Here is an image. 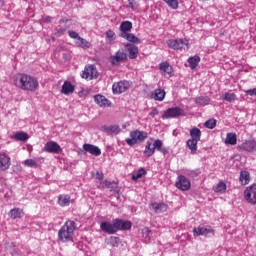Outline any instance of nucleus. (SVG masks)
Masks as SVG:
<instances>
[{
  "instance_id": "nucleus-1",
  "label": "nucleus",
  "mask_w": 256,
  "mask_h": 256,
  "mask_svg": "<svg viewBox=\"0 0 256 256\" xmlns=\"http://www.w3.org/2000/svg\"><path fill=\"white\" fill-rule=\"evenodd\" d=\"M14 85L24 92H36L39 88L38 79L25 73H18L14 76Z\"/></svg>"
},
{
  "instance_id": "nucleus-2",
  "label": "nucleus",
  "mask_w": 256,
  "mask_h": 256,
  "mask_svg": "<svg viewBox=\"0 0 256 256\" xmlns=\"http://www.w3.org/2000/svg\"><path fill=\"white\" fill-rule=\"evenodd\" d=\"M76 228L77 224L74 221L68 220L67 222H65L58 232L59 240H61L62 242L72 241Z\"/></svg>"
},
{
  "instance_id": "nucleus-3",
  "label": "nucleus",
  "mask_w": 256,
  "mask_h": 256,
  "mask_svg": "<svg viewBox=\"0 0 256 256\" xmlns=\"http://www.w3.org/2000/svg\"><path fill=\"white\" fill-rule=\"evenodd\" d=\"M148 137V133L145 131L134 130L129 133V138L125 139L128 146L134 147L138 143H142Z\"/></svg>"
},
{
  "instance_id": "nucleus-4",
  "label": "nucleus",
  "mask_w": 256,
  "mask_h": 256,
  "mask_svg": "<svg viewBox=\"0 0 256 256\" xmlns=\"http://www.w3.org/2000/svg\"><path fill=\"white\" fill-rule=\"evenodd\" d=\"M162 147L163 142L160 139H156L154 144H152L151 141H147V145H145L143 154L147 158L152 157L155 154V150L163 152L164 149H162Z\"/></svg>"
},
{
  "instance_id": "nucleus-5",
  "label": "nucleus",
  "mask_w": 256,
  "mask_h": 256,
  "mask_svg": "<svg viewBox=\"0 0 256 256\" xmlns=\"http://www.w3.org/2000/svg\"><path fill=\"white\" fill-rule=\"evenodd\" d=\"M82 79L94 80L98 78V71L93 64L86 65L81 74Z\"/></svg>"
},
{
  "instance_id": "nucleus-6",
  "label": "nucleus",
  "mask_w": 256,
  "mask_h": 256,
  "mask_svg": "<svg viewBox=\"0 0 256 256\" xmlns=\"http://www.w3.org/2000/svg\"><path fill=\"white\" fill-rule=\"evenodd\" d=\"M244 199L251 205H256V184H251L244 190Z\"/></svg>"
},
{
  "instance_id": "nucleus-7",
  "label": "nucleus",
  "mask_w": 256,
  "mask_h": 256,
  "mask_svg": "<svg viewBox=\"0 0 256 256\" xmlns=\"http://www.w3.org/2000/svg\"><path fill=\"white\" fill-rule=\"evenodd\" d=\"M127 60V53L125 50H118L113 56L110 57V62L113 66L118 67Z\"/></svg>"
},
{
  "instance_id": "nucleus-8",
  "label": "nucleus",
  "mask_w": 256,
  "mask_h": 256,
  "mask_svg": "<svg viewBox=\"0 0 256 256\" xmlns=\"http://www.w3.org/2000/svg\"><path fill=\"white\" fill-rule=\"evenodd\" d=\"M131 83L129 81L114 82L112 85V91L114 94H122L129 90Z\"/></svg>"
},
{
  "instance_id": "nucleus-9",
  "label": "nucleus",
  "mask_w": 256,
  "mask_h": 256,
  "mask_svg": "<svg viewBox=\"0 0 256 256\" xmlns=\"http://www.w3.org/2000/svg\"><path fill=\"white\" fill-rule=\"evenodd\" d=\"M159 71L166 79H170L174 76V68L169 64V62H161L159 64Z\"/></svg>"
},
{
  "instance_id": "nucleus-10",
  "label": "nucleus",
  "mask_w": 256,
  "mask_h": 256,
  "mask_svg": "<svg viewBox=\"0 0 256 256\" xmlns=\"http://www.w3.org/2000/svg\"><path fill=\"white\" fill-rule=\"evenodd\" d=\"M183 109H181L180 107H172V108H168L162 118L163 119H169V118H176V117H181L183 116Z\"/></svg>"
},
{
  "instance_id": "nucleus-11",
  "label": "nucleus",
  "mask_w": 256,
  "mask_h": 256,
  "mask_svg": "<svg viewBox=\"0 0 256 256\" xmlns=\"http://www.w3.org/2000/svg\"><path fill=\"white\" fill-rule=\"evenodd\" d=\"M176 187L181 191H189L191 189V181L184 175H180L177 178Z\"/></svg>"
},
{
  "instance_id": "nucleus-12",
  "label": "nucleus",
  "mask_w": 256,
  "mask_h": 256,
  "mask_svg": "<svg viewBox=\"0 0 256 256\" xmlns=\"http://www.w3.org/2000/svg\"><path fill=\"white\" fill-rule=\"evenodd\" d=\"M100 229L103 231V233H107L110 235L117 233L115 219L112 222L105 221L100 223Z\"/></svg>"
},
{
  "instance_id": "nucleus-13",
  "label": "nucleus",
  "mask_w": 256,
  "mask_h": 256,
  "mask_svg": "<svg viewBox=\"0 0 256 256\" xmlns=\"http://www.w3.org/2000/svg\"><path fill=\"white\" fill-rule=\"evenodd\" d=\"M44 151L50 154H59L62 151V149L57 142L48 141L44 146Z\"/></svg>"
},
{
  "instance_id": "nucleus-14",
  "label": "nucleus",
  "mask_w": 256,
  "mask_h": 256,
  "mask_svg": "<svg viewBox=\"0 0 256 256\" xmlns=\"http://www.w3.org/2000/svg\"><path fill=\"white\" fill-rule=\"evenodd\" d=\"M188 46L189 41L186 39H177V40H168L167 46L170 47L173 50H179L182 49L183 46Z\"/></svg>"
},
{
  "instance_id": "nucleus-15",
  "label": "nucleus",
  "mask_w": 256,
  "mask_h": 256,
  "mask_svg": "<svg viewBox=\"0 0 256 256\" xmlns=\"http://www.w3.org/2000/svg\"><path fill=\"white\" fill-rule=\"evenodd\" d=\"M12 165L11 157H9L5 152H0V170L6 171Z\"/></svg>"
},
{
  "instance_id": "nucleus-16",
  "label": "nucleus",
  "mask_w": 256,
  "mask_h": 256,
  "mask_svg": "<svg viewBox=\"0 0 256 256\" xmlns=\"http://www.w3.org/2000/svg\"><path fill=\"white\" fill-rule=\"evenodd\" d=\"M240 151L255 152L256 151V140H246L244 143L238 146Z\"/></svg>"
},
{
  "instance_id": "nucleus-17",
  "label": "nucleus",
  "mask_w": 256,
  "mask_h": 256,
  "mask_svg": "<svg viewBox=\"0 0 256 256\" xmlns=\"http://www.w3.org/2000/svg\"><path fill=\"white\" fill-rule=\"evenodd\" d=\"M115 225H116V230L117 232L119 231H129L132 228V222L130 221H125L122 219H114Z\"/></svg>"
},
{
  "instance_id": "nucleus-18",
  "label": "nucleus",
  "mask_w": 256,
  "mask_h": 256,
  "mask_svg": "<svg viewBox=\"0 0 256 256\" xmlns=\"http://www.w3.org/2000/svg\"><path fill=\"white\" fill-rule=\"evenodd\" d=\"M125 47L128 51V57L130 60H136L139 55V48L137 45H134L132 43H126Z\"/></svg>"
},
{
  "instance_id": "nucleus-19",
  "label": "nucleus",
  "mask_w": 256,
  "mask_h": 256,
  "mask_svg": "<svg viewBox=\"0 0 256 256\" xmlns=\"http://www.w3.org/2000/svg\"><path fill=\"white\" fill-rule=\"evenodd\" d=\"M93 99H94V102L100 107L107 108L111 105L110 100H108L105 96L101 94L94 95Z\"/></svg>"
},
{
  "instance_id": "nucleus-20",
  "label": "nucleus",
  "mask_w": 256,
  "mask_h": 256,
  "mask_svg": "<svg viewBox=\"0 0 256 256\" xmlns=\"http://www.w3.org/2000/svg\"><path fill=\"white\" fill-rule=\"evenodd\" d=\"M193 233L196 237H199V236L207 237L208 234H214L215 230L212 227H209V228L197 227L193 229Z\"/></svg>"
},
{
  "instance_id": "nucleus-21",
  "label": "nucleus",
  "mask_w": 256,
  "mask_h": 256,
  "mask_svg": "<svg viewBox=\"0 0 256 256\" xmlns=\"http://www.w3.org/2000/svg\"><path fill=\"white\" fill-rule=\"evenodd\" d=\"M84 151L88 152L92 156H101V149L97 146L91 144H84L83 145Z\"/></svg>"
},
{
  "instance_id": "nucleus-22",
  "label": "nucleus",
  "mask_w": 256,
  "mask_h": 256,
  "mask_svg": "<svg viewBox=\"0 0 256 256\" xmlns=\"http://www.w3.org/2000/svg\"><path fill=\"white\" fill-rule=\"evenodd\" d=\"M8 216L12 220L21 219L23 216H25V211L20 208H14L9 211Z\"/></svg>"
},
{
  "instance_id": "nucleus-23",
  "label": "nucleus",
  "mask_w": 256,
  "mask_h": 256,
  "mask_svg": "<svg viewBox=\"0 0 256 256\" xmlns=\"http://www.w3.org/2000/svg\"><path fill=\"white\" fill-rule=\"evenodd\" d=\"M198 142H199V140H195V139H188L187 142H186V145H187V147L190 150V153L192 155L197 154Z\"/></svg>"
},
{
  "instance_id": "nucleus-24",
  "label": "nucleus",
  "mask_w": 256,
  "mask_h": 256,
  "mask_svg": "<svg viewBox=\"0 0 256 256\" xmlns=\"http://www.w3.org/2000/svg\"><path fill=\"white\" fill-rule=\"evenodd\" d=\"M151 209L155 211V213H164L168 211V205L165 203H151Z\"/></svg>"
},
{
  "instance_id": "nucleus-25",
  "label": "nucleus",
  "mask_w": 256,
  "mask_h": 256,
  "mask_svg": "<svg viewBox=\"0 0 256 256\" xmlns=\"http://www.w3.org/2000/svg\"><path fill=\"white\" fill-rule=\"evenodd\" d=\"M119 36L122 39H125L126 41L132 42L134 44H140L141 43L140 39L132 33L119 34Z\"/></svg>"
},
{
  "instance_id": "nucleus-26",
  "label": "nucleus",
  "mask_w": 256,
  "mask_h": 256,
  "mask_svg": "<svg viewBox=\"0 0 256 256\" xmlns=\"http://www.w3.org/2000/svg\"><path fill=\"white\" fill-rule=\"evenodd\" d=\"M251 177L249 171H240L239 181L242 186L250 183Z\"/></svg>"
},
{
  "instance_id": "nucleus-27",
  "label": "nucleus",
  "mask_w": 256,
  "mask_h": 256,
  "mask_svg": "<svg viewBox=\"0 0 256 256\" xmlns=\"http://www.w3.org/2000/svg\"><path fill=\"white\" fill-rule=\"evenodd\" d=\"M165 94L166 93H165L164 89L158 88L155 90L154 93L151 94V98L156 101L162 102L165 98Z\"/></svg>"
},
{
  "instance_id": "nucleus-28",
  "label": "nucleus",
  "mask_w": 256,
  "mask_h": 256,
  "mask_svg": "<svg viewBox=\"0 0 256 256\" xmlns=\"http://www.w3.org/2000/svg\"><path fill=\"white\" fill-rule=\"evenodd\" d=\"M133 24L130 21H124L120 25V35L128 34L131 32Z\"/></svg>"
},
{
  "instance_id": "nucleus-29",
  "label": "nucleus",
  "mask_w": 256,
  "mask_h": 256,
  "mask_svg": "<svg viewBox=\"0 0 256 256\" xmlns=\"http://www.w3.org/2000/svg\"><path fill=\"white\" fill-rule=\"evenodd\" d=\"M75 90V87L72 85L71 82H64L63 85H62V89H61V92L64 94V95H68V94H71L73 93Z\"/></svg>"
},
{
  "instance_id": "nucleus-30",
  "label": "nucleus",
  "mask_w": 256,
  "mask_h": 256,
  "mask_svg": "<svg viewBox=\"0 0 256 256\" xmlns=\"http://www.w3.org/2000/svg\"><path fill=\"white\" fill-rule=\"evenodd\" d=\"M225 144L227 145H236L237 144V135L236 133L229 132L226 134Z\"/></svg>"
},
{
  "instance_id": "nucleus-31",
  "label": "nucleus",
  "mask_w": 256,
  "mask_h": 256,
  "mask_svg": "<svg viewBox=\"0 0 256 256\" xmlns=\"http://www.w3.org/2000/svg\"><path fill=\"white\" fill-rule=\"evenodd\" d=\"M201 61V58L199 56H190L188 58V64L190 69H196Z\"/></svg>"
},
{
  "instance_id": "nucleus-32",
  "label": "nucleus",
  "mask_w": 256,
  "mask_h": 256,
  "mask_svg": "<svg viewBox=\"0 0 256 256\" xmlns=\"http://www.w3.org/2000/svg\"><path fill=\"white\" fill-rule=\"evenodd\" d=\"M189 135H190V140L200 141L201 139V131L197 127H193L192 129H190Z\"/></svg>"
},
{
  "instance_id": "nucleus-33",
  "label": "nucleus",
  "mask_w": 256,
  "mask_h": 256,
  "mask_svg": "<svg viewBox=\"0 0 256 256\" xmlns=\"http://www.w3.org/2000/svg\"><path fill=\"white\" fill-rule=\"evenodd\" d=\"M12 139L19 142H27L29 139V134L27 132H16Z\"/></svg>"
},
{
  "instance_id": "nucleus-34",
  "label": "nucleus",
  "mask_w": 256,
  "mask_h": 256,
  "mask_svg": "<svg viewBox=\"0 0 256 256\" xmlns=\"http://www.w3.org/2000/svg\"><path fill=\"white\" fill-rule=\"evenodd\" d=\"M58 199V204L60 205V207H68L71 203V196L68 195H60Z\"/></svg>"
},
{
  "instance_id": "nucleus-35",
  "label": "nucleus",
  "mask_w": 256,
  "mask_h": 256,
  "mask_svg": "<svg viewBox=\"0 0 256 256\" xmlns=\"http://www.w3.org/2000/svg\"><path fill=\"white\" fill-rule=\"evenodd\" d=\"M105 131L108 135H118L121 131L120 126L112 125L105 127Z\"/></svg>"
},
{
  "instance_id": "nucleus-36",
  "label": "nucleus",
  "mask_w": 256,
  "mask_h": 256,
  "mask_svg": "<svg viewBox=\"0 0 256 256\" xmlns=\"http://www.w3.org/2000/svg\"><path fill=\"white\" fill-rule=\"evenodd\" d=\"M227 190V184L223 181L218 182V184L214 187V191L216 193L224 194Z\"/></svg>"
},
{
  "instance_id": "nucleus-37",
  "label": "nucleus",
  "mask_w": 256,
  "mask_h": 256,
  "mask_svg": "<svg viewBox=\"0 0 256 256\" xmlns=\"http://www.w3.org/2000/svg\"><path fill=\"white\" fill-rule=\"evenodd\" d=\"M211 102V99L208 96H200L195 99L196 105H208Z\"/></svg>"
},
{
  "instance_id": "nucleus-38",
  "label": "nucleus",
  "mask_w": 256,
  "mask_h": 256,
  "mask_svg": "<svg viewBox=\"0 0 256 256\" xmlns=\"http://www.w3.org/2000/svg\"><path fill=\"white\" fill-rule=\"evenodd\" d=\"M222 99L229 103H234L237 100V95L234 93H225Z\"/></svg>"
},
{
  "instance_id": "nucleus-39",
  "label": "nucleus",
  "mask_w": 256,
  "mask_h": 256,
  "mask_svg": "<svg viewBox=\"0 0 256 256\" xmlns=\"http://www.w3.org/2000/svg\"><path fill=\"white\" fill-rule=\"evenodd\" d=\"M23 164H24V166L29 167V168H37L38 167L36 159H26L23 162Z\"/></svg>"
},
{
  "instance_id": "nucleus-40",
  "label": "nucleus",
  "mask_w": 256,
  "mask_h": 256,
  "mask_svg": "<svg viewBox=\"0 0 256 256\" xmlns=\"http://www.w3.org/2000/svg\"><path fill=\"white\" fill-rule=\"evenodd\" d=\"M171 9H178V0H163Z\"/></svg>"
},
{
  "instance_id": "nucleus-41",
  "label": "nucleus",
  "mask_w": 256,
  "mask_h": 256,
  "mask_svg": "<svg viewBox=\"0 0 256 256\" xmlns=\"http://www.w3.org/2000/svg\"><path fill=\"white\" fill-rule=\"evenodd\" d=\"M204 127H206L207 129L213 130L216 127V120L215 119L207 120L204 123Z\"/></svg>"
},
{
  "instance_id": "nucleus-42",
  "label": "nucleus",
  "mask_w": 256,
  "mask_h": 256,
  "mask_svg": "<svg viewBox=\"0 0 256 256\" xmlns=\"http://www.w3.org/2000/svg\"><path fill=\"white\" fill-rule=\"evenodd\" d=\"M106 38L108 41L112 42L116 40V33L113 30L106 31Z\"/></svg>"
},
{
  "instance_id": "nucleus-43",
  "label": "nucleus",
  "mask_w": 256,
  "mask_h": 256,
  "mask_svg": "<svg viewBox=\"0 0 256 256\" xmlns=\"http://www.w3.org/2000/svg\"><path fill=\"white\" fill-rule=\"evenodd\" d=\"M146 174H147V171L144 168H141L133 176V180H138V179L142 178L143 175H146Z\"/></svg>"
},
{
  "instance_id": "nucleus-44",
  "label": "nucleus",
  "mask_w": 256,
  "mask_h": 256,
  "mask_svg": "<svg viewBox=\"0 0 256 256\" xmlns=\"http://www.w3.org/2000/svg\"><path fill=\"white\" fill-rule=\"evenodd\" d=\"M77 44H78V47H82V48H89L90 47V43L87 42L84 38H80L77 40Z\"/></svg>"
},
{
  "instance_id": "nucleus-45",
  "label": "nucleus",
  "mask_w": 256,
  "mask_h": 256,
  "mask_svg": "<svg viewBox=\"0 0 256 256\" xmlns=\"http://www.w3.org/2000/svg\"><path fill=\"white\" fill-rule=\"evenodd\" d=\"M128 7L132 9L133 11L139 9V4L136 0H128Z\"/></svg>"
},
{
  "instance_id": "nucleus-46",
  "label": "nucleus",
  "mask_w": 256,
  "mask_h": 256,
  "mask_svg": "<svg viewBox=\"0 0 256 256\" xmlns=\"http://www.w3.org/2000/svg\"><path fill=\"white\" fill-rule=\"evenodd\" d=\"M68 35L71 39H75V40H78L81 38V36L74 30H69Z\"/></svg>"
},
{
  "instance_id": "nucleus-47",
  "label": "nucleus",
  "mask_w": 256,
  "mask_h": 256,
  "mask_svg": "<svg viewBox=\"0 0 256 256\" xmlns=\"http://www.w3.org/2000/svg\"><path fill=\"white\" fill-rule=\"evenodd\" d=\"M104 185L106 188L110 189V191H115L116 190V184L110 181H105Z\"/></svg>"
},
{
  "instance_id": "nucleus-48",
  "label": "nucleus",
  "mask_w": 256,
  "mask_h": 256,
  "mask_svg": "<svg viewBox=\"0 0 256 256\" xmlns=\"http://www.w3.org/2000/svg\"><path fill=\"white\" fill-rule=\"evenodd\" d=\"M244 92H245L246 95H248V96H251V97L256 96V88L244 90Z\"/></svg>"
},
{
  "instance_id": "nucleus-49",
  "label": "nucleus",
  "mask_w": 256,
  "mask_h": 256,
  "mask_svg": "<svg viewBox=\"0 0 256 256\" xmlns=\"http://www.w3.org/2000/svg\"><path fill=\"white\" fill-rule=\"evenodd\" d=\"M150 117L154 118L156 117L157 115H159V110L156 108V107H153L151 109V112L149 113Z\"/></svg>"
},
{
  "instance_id": "nucleus-50",
  "label": "nucleus",
  "mask_w": 256,
  "mask_h": 256,
  "mask_svg": "<svg viewBox=\"0 0 256 256\" xmlns=\"http://www.w3.org/2000/svg\"><path fill=\"white\" fill-rule=\"evenodd\" d=\"M96 178L100 181H102L104 179L103 173L100 171H97L96 173Z\"/></svg>"
},
{
  "instance_id": "nucleus-51",
  "label": "nucleus",
  "mask_w": 256,
  "mask_h": 256,
  "mask_svg": "<svg viewBox=\"0 0 256 256\" xmlns=\"http://www.w3.org/2000/svg\"><path fill=\"white\" fill-rule=\"evenodd\" d=\"M69 21H71V19H68V18H62V19H60V23H67V22H69Z\"/></svg>"
},
{
  "instance_id": "nucleus-52",
  "label": "nucleus",
  "mask_w": 256,
  "mask_h": 256,
  "mask_svg": "<svg viewBox=\"0 0 256 256\" xmlns=\"http://www.w3.org/2000/svg\"><path fill=\"white\" fill-rule=\"evenodd\" d=\"M111 239H114L115 242L119 241V238H118V237H111Z\"/></svg>"
},
{
  "instance_id": "nucleus-53",
  "label": "nucleus",
  "mask_w": 256,
  "mask_h": 256,
  "mask_svg": "<svg viewBox=\"0 0 256 256\" xmlns=\"http://www.w3.org/2000/svg\"><path fill=\"white\" fill-rule=\"evenodd\" d=\"M208 1H210V0H200V2H203V3L208 2Z\"/></svg>"
},
{
  "instance_id": "nucleus-54",
  "label": "nucleus",
  "mask_w": 256,
  "mask_h": 256,
  "mask_svg": "<svg viewBox=\"0 0 256 256\" xmlns=\"http://www.w3.org/2000/svg\"><path fill=\"white\" fill-rule=\"evenodd\" d=\"M46 20H47V21H51V18H50V17H47Z\"/></svg>"
}]
</instances>
